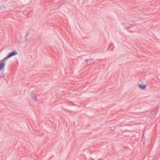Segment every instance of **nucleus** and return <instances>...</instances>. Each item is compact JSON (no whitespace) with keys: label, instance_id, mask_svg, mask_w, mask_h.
<instances>
[{"label":"nucleus","instance_id":"nucleus-5","mask_svg":"<svg viewBox=\"0 0 160 160\" xmlns=\"http://www.w3.org/2000/svg\"><path fill=\"white\" fill-rule=\"evenodd\" d=\"M32 99L35 102H36L37 101V98L36 96H34V97H32Z\"/></svg>","mask_w":160,"mask_h":160},{"label":"nucleus","instance_id":"nucleus-2","mask_svg":"<svg viewBox=\"0 0 160 160\" xmlns=\"http://www.w3.org/2000/svg\"><path fill=\"white\" fill-rule=\"evenodd\" d=\"M18 54L17 52L16 51H13L12 52L10 53L6 57H5L3 60H6L8 59V58H10L11 57L15 56L17 55Z\"/></svg>","mask_w":160,"mask_h":160},{"label":"nucleus","instance_id":"nucleus-3","mask_svg":"<svg viewBox=\"0 0 160 160\" xmlns=\"http://www.w3.org/2000/svg\"><path fill=\"white\" fill-rule=\"evenodd\" d=\"M139 88L143 90H145L146 87L147 86V85H145L143 82H142L141 83H139Z\"/></svg>","mask_w":160,"mask_h":160},{"label":"nucleus","instance_id":"nucleus-4","mask_svg":"<svg viewBox=\"0 0 160 160\" xmlns=\"http://www.w3.org/2000/svg\"><path fill=\"white\" fill-rule=\"evenodd\" d=\"M5 65V63L3 62H1L0 63V71L3 69Z\"/></svg>","mask_w":160,"mask_h":160},{"label":"nucleus","instance_id":"nucleus-1","mask_svg":"<svg viewBox=\"0 0 160 160\" xmlns=\"http://www.w3.org/2000/svg\"><path fill=\"white\" fill-rule=\"evenodd\" d=\"M32 37V35L31 32L30 31H27L25 35L24 39L23 42H30L31 41V38Z\"/></svg>","mask_w":160,"mask_h":160}]
</instances>
